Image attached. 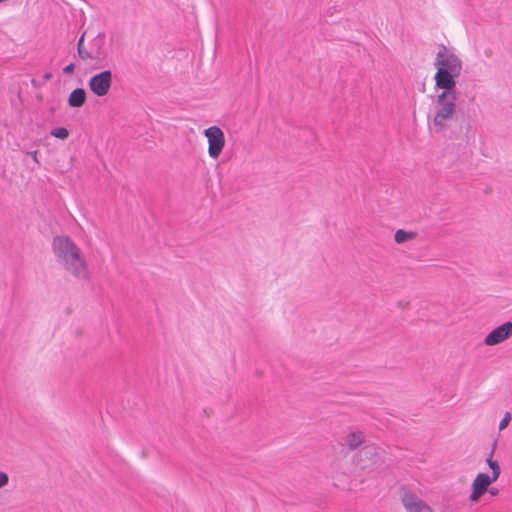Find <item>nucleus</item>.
Returning a JSON list of instances; mask_svg holds the SVG:
<instances>
[{"instance_id":"2","label":"nucleus","mask_w":512,"mask_h":512,"mask_svg":"<svg viewBox=\"0 0 512 512\" xmlns=\"http://www.w3.org/2000/svg\"><path fill=\"white\" fill-rule=\"evenodd\" d=\"M434 65L437 69L434 79L435 86L445 85L446 88L453 86V80H456L462 71V61L452 52H449L443 44L439 46Z\"/></svg>"},{"instance_id":"1","label":"nucleus","mask_w":512,"mask_h":512,"mask_svg":"<svg viewBox=\"0 0 512 512\" xmlns=\"http://www.w3.org/2000/svg\"><path fill=\"white\" fill-rule=\"evenodd\" d=\"M52 250L57 263L61 264L75 278L89 279L88 266L80 248L67 235L55 236Z\"/></svg>"},{"instance_id":"7","label":"nucleus","mask_w":512,"mask_h":512,"mask_svg":"<svg viewBox=\"0 0 512 512\" xmlns=\"http://www.w3.org/2000/svg\"><path fill=\"white\" fill-rule=\"evenodd\" d=\"M496 479L486 473H479L472 483V492L469 496L471 502H478L482 495H484L491 483Z\"/></svg>"},{"instance_id":"6","label":"nucleus","mask_w":512,"mask_h":512,"mask_svg":"<svg viewBox=\"0 0 512 512\" xmlns=\"http://www.w3.org/2000/svg\"><path fill=\"white\" fill-rule=\"evenodd\" d=\"M512 336V322L507 321L494 328L484 338V344L487 346H495L500 344Z\"/></svg>"},{"instance_id":"13","label":"nucleus","mask_w":512,"mask_h":512,"mask_svg":"<svg viewBox=\"0 0 512 512\" xmlns=\"http://www.w3.org/2000/svg\"><path fill=\"white\" fill-rule=\"evenodd\" d=\"M85 32L80 36L78 43H77V52L78 56L81 60H93V55L91 53V50L86 49L84 45V38H85Z\"/></svg>"},{"instance_id":"10","label":"nucleus","mask_w":512,"mask_h":512,"mask_svg":"<svg viewBox=\"0 0 512 512\" xmlns=\"http://www.w3.org/2000/svg\"><path fill=\"white\" fill-rule=\"evenodd\" d=\"M438 89H442L443 91L437 96V102H444V101H452L453 103H456V100L458 98V92L456 89V80H453V86H449L446 88L445 85L442 86H436Z\"/></svg>"},{"instance_id":"4","label":"nucleus","mask_w":512,"mask_h":512,"mask_svg":"<svg viewBox=\"0 0 512 512\" xmlns=\"http://www.w3.org/2000/svg\"><path fill=\"white\" fill-rule=\"evenodd\" d=\"M204 135L208 139L209 156L213 159H217L225 145V136L223 131L217 126H211L204 130Z\"/></svg>"},{"instance_id":"3","label":"nucleus","mask_w":512,"mask_h":512,"mask_svg":"<svg viewBox=\"0 0 512 512\" xmlns=\"http://www.w3.org/2000/svg\"><path fill=\"white\" fill-rule=\"evenodd\" d=\"M90 91L97 97H103L108 94L112 86V71L103 70L94 74L88 81Z\"/></svg>"},{"instance_id":"8","label":"nucleus","mask_w":512,"mask_h":512,"mask_svg":"<svg viewBox=\"0 0 512 512\" xmlns=\"http://www.w3.org/2000/svg\"><path fill=\"white\" fill-rule=\"evenodd\" d=\"M402 503L407 512H433L425 501L410 491L404 492L402 495Z\"/></svg>"},{"instance_id":"14","label":"nucleus","mask_w":512,"mask_h":512,"mask_svg":"<svg viewBox=\"0 0 512 512\" xmlns=\"http://www.w3.org/2000/svg\"><path fill=\"white\" fill-rule=\"evenodd\" d=\"M493 453H494V449H492L489 457H487L486 462L492 470V474L490 476L492 477V479L497 480L498 477L500 476L501 468H500L498 461L492 459Z\"/></svg>"},{"instance_id":"19","label":"nucleus","mask_w":512,"mask_h":512,"mask_svg":"<svg viewBox=\"0 0 512 512\" xmlns=\"http://www.w3.org/2000/svg\"><path fill=\"white\" fill-rule=\"evenodd\" d=\"M75 70V64L74 63H69L68 65H66L64 68H63V73L64 74H72Z\"/></svg>"},{"instance_id":"12","label":"nucleus","mask_w":512,"mask_h":512,"mask_svg":"<svg viewBox=\"0 0 512 512\" xmlns=\"http://www.w3.org/2000/svg\"><path fill=\"white\" fill-rule=\"evenodd\" d=\"M364 440L362 432H351L344 438V444L347 445L351 450L358 448Z\"/></svg>"},{"instance_id":"21","label":"nucleus","mask_w":512,"mask_h":512,"mask_svg":"<svg viewBox=\"0 0 512 512\" xmlns=\"http://www.w3.org/2000/svg\"><path fill=\"white\" fill-rule=\"evenodd\" d=\"M27 154H28L29 156H31V157H32V159H33L36 163H38V159H37V151H36V150H34V151H30V152H28Z\"/></svg>"},{"instance_id":"15","label":"nucleus","mask_w":512,"mask_h":512,"mask_svg":"<svg viewBox=\"0 0 512 512\" xmlns=\"http://www.w3.org/2000/svg\"><path fill=\"white\" fill-rule=\"evenodd\" d=\"M416 236L415 232L405 231L403 229H398L394 234V240L396 243H404L410 239H413Z\"/></svg>"},{"instance_id":"17","label":"nucleus","mask_w":512,"mask_h":512,"mask_svg":"<svg viewBox=\"0 0 512 512\" xmlns=\"http://www.w3.org/2000/svg\"><path fill=\"white\" fill-rule=\"evenodd\" d=\"M510 421H511V414L509 412H506L504 417L501 419V421L499 423V429L503 430L504 428H506Z\"/></svg>"},{"instance_id":"16","label":"nucleus","mask_w":512,"mask_h":512,"mask_svg":"<svg viewBox=\"0 0 512 512\" xmlns=\"http://www.w3.org/2000/svg\"><path fill=\"white\" fill-rule=\"evenodd\" d=\"M50 134L58 139L65 140L69 137V131L65 127H56L53 128Z\"/></svg>"},{"instance_id":"5","label":"nucleus","mask_w":512,"mask_h":512,"mask_svg":"<svg viewBox=\"0 0 512 512\" xmlns=\"http://www.w3.org/2000/svg\"><path fill=\"white\" fill-rule=\"evenodd\" d=\"M437 110L433 118V124L437 132L446 128V122L453 117L456 112V103L452 101L437 102Z\"/></svg>"},{"instance_id":"9","label":"nucleus","mask_w":512,"mask_h":512,"mask_svg":"<svg viewBox=\"0 0 512 512\" xmlns=\"http://www.w3.org/2000/svg\"><path fill=\"white\" fill-rule=\"evenodd\" d=\"M90 50L93 55V60L103 61L108 56L106 48V36L104 33H98L90 43Z\"/></svg>"},{"instance_id":"22","label":"nucleus","mask_w":512,"mask_h":512,"mask_svg":"<svg viewBox=\"0 0 512 512\" xmlns=\"http://www.w3.org/2000/svg\"><path fill=\"white\" fill-rule=\"evenodd\" d=\"M52 78V73L50 72H46L44 75H43V80L44 81H48Z\"/></svg>"},{"instance_id":"18","label":"nucleus","mask_w":512,"mask_h":512,"mask_svg":"<svg viewBox=\"0 0 512 512\" xmlns=\"http://www.w3.org/2000/svg\"><path fill=\"white\" fill-rule=\"evenodd\" d=\"M8 483L9 475L4 471H0V489L8 485Z\"/></svg>"},{"instance_id":"11","label":"nucleus","mask_w":512,"mask_h":512,"mask_svg":"<svg viewBox=\"0 0 512 512\" xmlns=\"http://www.w3.org/2000/svg\"><path fill=\"white\" fill-rule=\"evenodd\" d=\"M86 101V91L83 88H75L68 96V105L72 108H79Z\"/></svg>"},{"instance_id":"20","label":"nucleus","mask_w":512,"mask_h":512,"mask_svg":"<svg viewBox=\"0 0 512 512\" xmlns=\"http://www.w3.org/2000/svg\"><path fill=\"white\" fill-rule=\"evenodd\" d=\"M487 492H489L490 495H492V496H496V495H498L499 490L495 487H490V488L488 487Z\"/></svg>"}]
</instances>
